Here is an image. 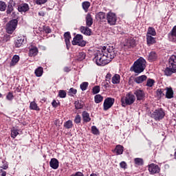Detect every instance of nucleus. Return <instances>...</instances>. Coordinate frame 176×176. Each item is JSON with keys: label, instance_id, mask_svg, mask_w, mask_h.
I'll use <instances>...</instances> for the list:
<instances>
[{"label": "nucleus", "instance_id": "nucleus-1", "mask_svg": "<svg viewBox=\"0 0 176 176\" xmlns=\"http://www.w3.org/2000/svg\"><path fill=\"white\" fill-rule=\"evenodd\" d=\"M117 53L118 51L113 46L102 47V50L96 54L94 61H96L97 65L104 67L116 57Z\"/></svg>", "mask_w": 176, "mask_h": 176}, {"label": "nucleus", "instance_id": "nucleus-2", "mask_svg": "<svg viewBox=\"0 0 176 176\" xmlns=\"http://www.w3.org/2000/svg\"><path fill=\"white\" fill-rule=\"evenodd\" d=\"M145 68H146V60L141 57L134 62L131 71H133L135 74H141L144 72Z\"/></svg>", "mask_w": 176, "mask_h": 176}, {"label": "nucleus", "instance_id": "nucleus-3", "mask_svg": "<svg viewBox=\"0 0 176 176\" xmlns=\"http://www.w3.org/2000/svg\"><path fill=\"white\" fill-rule=\"evenodd\" d=\"M169 63L171 66L166 67L164 74L166 76H171L173 74L176 72V56L172 55L169 59Z\"/></svg>", "mask_w": 176, "mask_h": 176}, {"label": "nucleus", "instance_id": "nucleus-4", "mask_svg": "<svg viewBox=\"0 0 176 176\" xmlns=\"http://www.w3.org/2000/svg\"><path fill=\"white\" fill-rule=\"evenodd\" d=\"M135 102V96L133 93L129 92L121 98V102L122 107H126V105H131Z\"/></svg>", "mask_w": 176, "mask_h": 176}, {"label": "nucleus", "instance_id": "nucleus-5", "mask_svg": "<svg viewBox=\"0 0 176 176\" xmlns=\"http://www.w3.org/2000/svg\"><path fill=\"white\" fill-rule=\"evenodd\" d=\"M17 24H19V21L17 19H12L10 21L6 27V30L8 34H13L16 28H17Z\"/></svg>", "mask_w": 176, "mask_h": 176}, {"label": "nucleus", "instance_id": "nucleus-6", "mask_svg": "<svg viewBox=\"0 0 176 176\" xmlns=\"http://www.w3.org/2000/svg\"><path fill=\"white\" fill-rule=\"evenodd\" d=\"M166 116V113L164 112V110L163 109L160 108L158 109L155 110L151 113V118L153 119H155V120H162Z\"/></svg>", "mask_w": 176, "mask_h": 176}, {"label": "nucleus", "instance_id": "nucleus-7", "mask_svg": "<svg viewBox=\"0 0 176 176\" xmlns=\"http://www.w3.org/2000/svg\"><path fill=\"white\" fill-rule=\"evenodd\" d=\"M72 45H77L78 46H86V41H83V36L77 34L72 41Z\"/></svg>", "mask_w": 176, "mask_h": 176}, {"label": "nucleus", "instance_id": "nucleus-8", "mask_svg": "<svg viewBox=\"0 0 176 176\" xmlns=\"http://www.w3.org/2000/svg\"><path fill=\"white\" fill-rule=\"evenodd\" d=\"M107 20L108 24H109L110 25H115V24H116L117 21L116 14L112 12H108L107 14Z\"/></svg>", "mask_w": 176, "mask_h": 176}, {"label": "nucleus", "instance_id": "nucleus-9", "mask_svg": "<svg viewBox=\"0 0 176 176\" xmlns=\"http://www.w3.org/2000/svg\"><path fill=\"white\" fill-rule=\"evenodd\" d=\"M113 104H115V99L113 98H106L103 104L104 111H108L109 108L112 107Z\"/></svg>", "mask_w": 176, "mask_h": 176}, {"label": "nucleus", "instance_id": "nucleus-10", "mask_svg": "<svg viewBox=\"0 0 176 176\" xmlns=\"http://www.w3.org/2000/svg\"><path fill=\"white\" fill-rule=\"evenodd\" d=\"M134 94L136 96L138 101L145 100V92L143 90L137 89L134 91Z\"/></svg>", "mask_w": 176, "mask_h": 176}, {"label": "nucleus", "instance_id": "nucleus-11", "mask_svg": "<svg viewBox=\"0 0 176 176\" xmlns=\"http://www.w3.org/2000/svg\"><path fill=\"white\" fill-rule=\"evenodd\" d=\"M148 171L151 174H157V173H160V168L155 164H151L148 165Z\"/></svg>", "mask_w": 176, "mask_h": 176}, {"label": "nucleus", "instance_id": "nucleus-12", "mask_svg": "<svg viewBox=\"0 0 176 176\" xmlns=\"http://www.w3.org/2000/svg\"><path fill=\"white\" fill-rule=\"evenodd\" d=\"M169 41L176 42V25L173 27L170 32L168 34Z\"/></svg>", "mask_w": 176, "mask_h": 176}, {"label": "nucleus", "instance_id": "nucleus-13", "mask_svg": "<svg viewBox=\"0 0 176 176\" xmlns=\"http://www.w3.org/2000/svg\"><path fill=\"white\" fill-rule=\"evenodd\" d=\"M18 10L21 13H25L30 10V6L27 3H22L18 6Z\"/></svg>", "mask_w": 176, "mask_h": 176}, {"label": "nucleus", "instance_id": "nucleus-14", "mask_svg": "<svg viewBox=\"0 0 176 176\" xmlns=\"http://www.w3.org/2000/svg\"><path fill=\"white\" fill-rule=\"evenodd\" d=\"M50 166L52 168H54V170H57V168H58V160L56 158L51 159Z\"/></svg>", "mask_w": 176, "mask_h": 176}, {"label": "nucleus", "instance_id": "nucleus-15", "mask_svg": "<svg viewBox=\"0 0 176 176\" xmlns=\"http://www.w3.org/2000/svg\"><path fill=\"white\" fill-rule=\"evenodd\" d=\"M80 31L82 34H84L85 35H91V29L89 28L88 26H82L80 28Z\"/></svg>", "mask_w": 176, "mask_h": 176}, {"label": "nucleus", "instance_id": "nucleus-16", "mask_svg": "<svg viewBox=\"0 0 176 176\" xmlns=\"http://www.w3.org/2000/svg\"><path fill=\"white\" fill-rule=\"evenodd\" d=\"M148 46H152L156 43V38L152 36H146Z\"/></svg>", "mask_w": 176, "mask_h": 176}, {"label": "nucleus", "instance_id": "nucleus-17", "mask_svg": "<svg viewBox=\"0 0 176 176\" xmlns=\"http://www.w3.org/2000/svg\"><path fill=\"white\" fill-rule=\"evenodd\" d=\"M85 20L87 27H91V25H93V17H91V14H87Z\"/></svg>", "mask_w": 176, "mask_h": 176}, {"label": "nucleus", "instance_id": "nucleus-18", "mask_svg": "<svg viewBox=\"0 0 176 176\" xmlns=\"http://www.w3.org/2000/svg\"><path fill=\"white\" fill-rule=\"evenodd\" d=\"M25 38L24 37H18L16 41H15V47H21L23 43H24Z\"/></svg>", "mask_w": 176, "mask_h": 176}, {"label": "nucleus", "instance_id": "nucleus-19", "mask_svg": "<svg viewBox=\"0 0 176 176\" xmlns=\"http://www.w3.org/2000/svg\"><path fill=\"white\" fill-rule=\"evenodd\" d=\"M148 78V77H146V75H142L140 76L136 77L135 78V82L136 83H142L143 82H145V80H146V79Z\"/></svg>", "mask_w": 176, "mask_h": 176}, {"label": "nucleus", "instance_id": "nucleus-20", "mask_svg": "<svg viewBox=\"0 0 176 176\" xmlns=\"http://www.w3.org/2000/svg\"><path fill=\"white\" fill-rule=\"evenodd\" d=\"M166 98H173V97H174V91H173V88L166 87Z\"/></svg>", "mask_w": 176, "mask_h": 176}, {"label": "nucleus", "instance_id": "nucleus-21", "mask_svg": "<svg viewBox=\"0 0 176 176\" xmlns=\"http://www.w3.org/2000/svg\"><path fill=\"white\" fill-rule=\"evenodd\" d=\"M64 38L66 43L67 47H68V45H70L71 41H69V39H71V33L69 32H67L64 34Z\"/></svg>", "mask_w": 176, "mask_h": 176}, {"label": "nucleus", "instance_id": "nucleus-22", "mask_svg": "<svg viewBox=\"0 0 176 176\" xmlns=\"http://www.w3.org/2000/svg\"><path fill=\"white\" fill-rule=\"evenodd\" d=\"M34 74L37 78H41L42 75H43V67H38L37 69H35Z\"/></svg>", "mask_w": 176, "mask_h": 176}, {"label": "nucleus", "instance_id": "nucleus-23", "mask_svg": "<svg viewBox=\"0 0 176 176\" xmlns=\"http://www.w3.org/2000/svg\"><path fill=\"white\" fill-rule=\"evenodd\" d=\"M111 82L113 85H118V83H120V76L119 74H115L112 77Z\"/></svg>", "mask_w": 176, "mask_h": 176}, {"label": "nucleus", "instance_id": "nucleus-24", "mask_svg": "<svg viewBox=\"0 0 176 176\" xmlns=\"http://www.w3.org/2000/svg\"><path fill=\"white\" fill-rule=\"evenodd\" d=\"M38 54V48L36 47H32L29 51L30 57H34Z\"/></svg>", "mask_w": 176, "mask_h": 176}, {"label": "nucleus", "instance_id": "nucleus-25", "mask_svg": "<svg viewBox=\"0 0 176 176\" xmlns=\"http://www.w3.org/2000/svg\"><path fill=\"white\" fill-rule=\"evenodd\" d=\"M19 60L20 56H19L18 55H14L12 57V61L10 63V67H14V65H16V64H17V63H19Z\"/></svg>", "mask_w": 176, "mask_h": 176}, {"label": "nucleus", "instance_id": "nucleus-26", "mask_svg": "<svg viewBox=\"0 0 176 176\" xmlns=\"http://www.w3.org/2000/svg\"><path fill=\"white\" fill-rule=\"evenodd\" d=\"M146 36H156V30L152 27H149Z\"/></svg>", "mask_w": 176, "mask_h": 176}, {"label": "nucleus", "instance_id": "nucleus-27", "mask_svg": "<svg viewBox=\"0 0 176 176\" xmlns=\"http://www.w3.org/2000/svg\"><path fill=\"white\" fill-rule=\"evenodd\" d=\"M82 119L86 123L91 120V118H90V114H89V113H87V111L82 112Z\"/></svg>", "mask_w": 176, "mask_h": 176}, {"label": "nucleus", "instance_id": "nucleus-28", "mask_svg": "<svg viewBox=\"0 0 176 176\" xmlns=\"http://www.w3.org/2000/svg\"><path fill=\"white\" fill-rule=\"evenodd\" d=\"M96 19L100 21H102V20H105V14L102 12H100L96 14Z\"/></svg>", "mask_w": 176, "mask_h": 176}, {"label": "nucleus", "instance_id": "nucleus-29", "mask_svg": "<svg viewBox=\"0 0 176 176\" xmlns=\"http://www.w3.org/2000/svg\"><path fill=\"white\" fill-rule=\"evenodd\" d=\"M148 58L149 61H155V60H156V58H157V54H156V52H151L148 54Z\"/></svg>", "mask_w": 176, "mask_h": 176}, {"label": "nucleus", "instance_id": "nucleus-30", "mask_svg": "<svg viewBox=\"0 0 176 176\" xmlns=\"http://www.w3.org/2000/svg\"><path fill=\"white\" fill-rule=\"evenodd\" d=\"M124 147L122 145H117L115 148V152L117 155H122L123 153Z\"/></svg>", "mask_w": 176, "mask_h": 176}, {"label": "nucleus", "instance_id": "nucleus-31", "mask_svg": "<svg viewBox=\"0 0 176 176\" xmlns=\"http://www.w3.org/2000/svg\"><path fill=\"white\" fill-rule=\"evenodd\" d=\"M86 58V54L83 52H79L77 55V60L78 61H83Z\"/></svg>", "mask_w": 176, "mask_h": 176}, {"label": "nucleus", "instance_id": "nucleus-32", "mask_svg": "<svg viewBox=\"0 0 176 176\" xmlns=\"http://www.w3.org/2000/svg\"><path fill=\"white\" fill-rule=\"evenodd\" d=\"M82 8L84 9L85 12H87L89 8H90V2L89 1H84L82 3Z\"/></svg>", "mask_w": 176, "mask_h": 176}, {"label": "nucleus", "instance_id": "nucleus-33", "mask_svg": "<svg viewBox=\"0 0 176 176\" xmlns=\"http://www.w3.org/2000/svg\"><path fill=\"white\" fill-rule=\"evenodd\" d=\"M19 135V130L16 129L14 127L11 129V137L12 138H16Z\"/></svg>", "mask_w": 176, "mask_h": 176}, {"label": "nucleus", "instance_id": "nucleus-34", "mask_svg": "<svg viewBox=\"0 0 176 176\" xmlns=\"http://www.w3.org/2000/svg\"><path fill=\"white\" fill-rule=\"evenodd\" d=\"M30 109H33L34 111H39L40 109L38 107V104L35 102H30Z\"/></svg>", "mask_w": 176, "mask_h": 176}, {"label": "nucleus", "instance_id": "nucleus-35", "mask_svg": "<svg viewBox=\"0 0 176 176\" xmlns=\"http://www.w3.org/2000/svg\"><path fill=\"white\" fill-rule=\"evenodd\" d=\"M8 6L5 1H0V12H5Z\"/></svg>", "mask_w": 176, "mask_h": 176}, {"label": "nucleus", "instance_id": "nucleus-36", "mask_svg": "<svg viewBox=\"0 0 176 176\" xmlns=\"http://www.w3.org/2000/svg\"><path fill=\"white\" fill-rule=\"evenodd\" d=\"M102 100H104V98L101 95L98 94L95 96V102L96 104H100V102H101Z\"/></svg>", "mask_w": 176, "mask_h": 176}, {"label": "nucleus", "instance_id": "nucleus-37", "mask_svg": "<svg viewBox=\"0 0 176 176\" xmlns=\"http://www.w3.org/2000/svg\"><path fill=\"white\" fill-rule=\"evenodd\" d=\"M135 164L137 166H142L144 164V160L142 158H135L134 159Z\"/></svg>", "mask_w": 176, "mask_h": 176}, {"label": "nucleus", "instance_id": "nucleus-38", "mask_svg": "<svg viewBox=\"0 0 176 176\" xmlns=\"http://www.w3.org/2000/svg\"><path fill=\"white\" fill-rule=\"evenodd\" d=\"M80 87L82 91H85V90L87 89V87H89V82H84L80 84Z\"/></svg>", "mask_w": 176, "mask_h": 176}, {"label": "nucleus", "instance_id": "nucleus-39", "mask_svg": "<svg viewBox=\"0 0 176 176\" xmlns=\"http://www.w3.org/2000/svg\"><path fill=\"white\" fill-rule=\"evenodd\" d=\"M73 126L74 124L72 123V120H68L64 124V127H65V129H72Z\"/></svg>", "mask_w": 176, "mask_h": 176}, {"label": "nucleus", "instance_id": "nucleus-40", "mask_svg": "<svg viewBox=\"0 0 176 176\" xmlns=\"http://www.w3.org/2000/svg\"><path fill=\"white\" fill-rule=\"evenodd\" d=\"M155 85V80L148 78L147 80L146 86H148V87H152Z\"/></svg>", "mask_w": 176, "mask_h": 176}, {"label": "nucleus", "instance_id": "nucleus-41", "mask_svg": "<svg viewBox=\"0 0 176 176\" xmlns=\"http://www.w3.org/2000/svg\"><path fill=\"white\" fill-rule=\"evenodd\" d=\"M76 109H82L83 108V104L80 103L79 100L74 102Z\"/></svg>", "mask_w": 176, "mask_h": 176}, {"label": "nucleus", "instance_id": "nucleus-42", "mask_svg": "<svg viewBox=\"0 0 176 176\" xmlns=\"http://www.w3.org/2000/svg\"><path fill=\"white\" fill-rule=\"evenodd\" d=\"M58 96L60 98H65V97H67V92L64 90H60L58 92Z\"/></svg>", "mask_w": 176, "mask_h": 176}, {"label": "nucleus", "instance_id": "nucleus-43", "mask_svg": "<svg viewBox=\"0 0 176 176\" xmlns=\"http://www.w3.org/2000/svg\"><path fill=\"white\" fill-rule=\"evenodd\" d=\"M13 10H14L13 6H12V4L8 5L7 10H6L7 14H10V13H12V12H13Z\"/></svg>", "mask_w": 176, "mask_h": 176}, {"label": "nucleus", "instance_id": "nucleus-44", "mask_svg": "<svg viewBox=\"0 0 176 176\" xmlns=\"http://www.w3.org/2000/svg\"><path fill=\"white\" fill-rule=\"evenodd\" d=\"M92 90L93 94H98L100 93V86H95Z\"/></svg>", "mask_w": 176, "mask_h": 176}, {"label": "nucleus", "instance_id": "nucleus-45", "mask_svg": "<svg viewBox=\"0 0 176 176\" xmlns=\"http://www.w3.org/2000/svg\"><path fill=\"white\" fill-rule=\"evenodd\" d=\"M81 120H82L81 117L79 115H76L74 119V123H76V124H78V123H80Z\"/></svg>", "mask_w": 176, "mask_h": 176}, {"label": "nucleus", "instance_id": "nucleus-46", "mask_svg": "<svg viewBox=\"0 0 176 176\" xmlns=\"http://www.w3.org/2000/svg\"><path fill=\"white\" fill-rule=\"evenodd\" d=\"M10 41V35L5 34L3 37V42H9Z\"/></svg>", "mask_w": 176, "mask_h": 176}, {"label": "nucleus", "instance_id": "nucleus-47", "mask_svg": "<svg viewBox=\"0 0 176 176\" xmlns=\"http://www.w3.org/2000/svg\"><path fill=\"white\" fill-rule=\"evenodd\" d=\"M6 98L8 101H12V100H13V93L9 92L6 96Z\"/></svg>", "mask_w": 176, "mask_h": 176}, {"label": "nucleus", "instance_id": "nucleus-48", "mask_svg": "<svg viewBox=\"0 0 176 176\" xmlns=\"http://www.w3.org/2000/svg\"><path fill=\"white\" fill-rule=\"evenodd\" d=\"M120 166L121 167V168H124V170H126V168H127V164L126 163V162H121L120 163Z\"/></svg>", "mask_w": 176, "mask_h": 176}, {"label": "nucleus", "instance_id": "nucleus-49", "mask_svg": "<svg viewBox=\"0 0 176 176\" xmlns=\"http://www.w3.org/2000/svg\"><path fill=\"white\" fill-rule=\"evenodd\" d=\"M46 2H47V0H36V5H44Z\"/></svg>", "mask_w": 176, "mask_h": 176}, {"label": "nucleus", "instance_id": "nucleus-50", "mask_svg": "<svg viewBox=\"0 0 176 176\" xmlns=\"http://www.w3.org/2000/svg\"><path fill=\"white\" fill-rule=\"evenodd\" d=\"M127 43L129 46H133L134 45H135V41L134 39L127 40Z\"/></svg>", "mask_w": 176, "mask_h": 176}, {"label": "nucleus", "instance_id": "nucleus-51", "mask_svg": "<svg viewBox=\"0 0 176 176\" xmlns=\"http://www.w3.org/2000/svg\"><path fill=\"white\" fill-rule=\"evenodd\" d=\"M91 130H92V133L93 134H98V129H97V127L96 126H93L91 127Z\"/></svg>", "mask_w": 176, "mask_h": 176}, {"label": "nucleus", "instance_id": "nucleus-52", "mask_svg": "<svg viewBox=\"0 0 176 176\" xmlns=\"http://www.w3.org/2000/svg\"><path fill=\"white\" fill-rule=\"evenodd\" d=\"M109 82L108 81H104L103 82H102V86H103V87H104V89H107V87H109Z\"/></svg>", "mask_w": 176, "mask_h": 176}, {"label": "nucleus", "instance_id": "nucleus-53", "mask_svg": "<svg viewBox=\"0 0 176 176\" xmlns=\"http://www.w3.org/2000/svg\"><path fill=\"white\" fill-rule=\"evenodd\" d=\"M111 78H112V75L109 73H108L106 76V82H109V83H111Z\"/></svg>", "mask_w": 176, "mask_h": 176}, {"label": "nucleus", "instance_id": "nucleus-54", "mask_svg": "<svg viewBox=\"0 0 176 176\" xmlns=\"http://www.w3.org/2000/svg\"><path fill=\"white\" fill-rule=\"evenodd\" d=\"M44 31L46 34H50V32H52V30L49 27H45Z\"/></svg>", "mask_w": 176, "mask_h": 176}, {"label": "nucleus", "instance_id": "nucleus-55", "mask_svg": "<svg viewBox=\"0 0 176 176\" xmlns=\"http://www.w3.org/2000/svg\"><path fill=\"white\" fill-rule=\"evenodd\" d=\"M77 92L76 89H74V88H71L69 89V93H72V94H76Z\"/></svg>", "mask_w": 176, "mask_h": 176}, {"label": "nucleus", "instance_id": "nucleus-56", "mask_svg": "<svg viewBox=\"0 0 176 176\" xmlns=\"http://www.w3.org/2000/svg\"><path fill=\"white\" fill-rule=\"evenodd\" d=\"M52 105L54 107V108H57V102H56V100H53Z\"/></svg>", "mask_w": 176, "mask_h": 176}, {"label": "nucleus", "instance_id": "nucleus-57", "mask_svg": "<svg viewBox=\"0 0 176 176\" xmlns=\"http://www.w3.org/2000/svg\"><path fill=\"white\" fill-rule=\"evenodd\" d=\"M63 70L65 72H69V71H71V69L68 67H64Z\"/></svg>", "mask_w": 176, "mask_h": 176}, {"label": "nucleus", "instance_id": "nucleus-58", "mask_svg": "<svg viewBox=\"0 0 176 176\" xmlns=\"http://www.w3.org/2000/svg\"><path fill=\"white\" fill-rule=\"evenodd\" d=\"M60 122L58 121V120H54V124L56 125V126H60Z\"/></svg>", "mask_w": 176, "mask_h": 176}, {"label": "nucleus", "instance_id": "nucleus-59", "mask_svg": "<svg viewBox=\"0 0 176 176\" xmlns=\"http://www.w3.org/2000/svg\"><path fill=\"white\" fill-rule=\"evenodd\" d=\"M1 176H6V171L1 169Z\"/></svg>", "mask_w": 176, "mask_h": 176}, {"label": "nucleus", "instance_id": "nucleus-60", "mask_svg": "<svg viewBox=\"0 0 176 176\" xmlns=\"http://www.w3.org/2000/svg\"><path fill=\"white\" fill-rule=\"evenodd\" d=\"M38 15L42 16L43 17L45 16V12H43V11H41V12H38Z\"/></svg>", "mask_w": 176, "mask_h": 176}, {"label": "nucleus", "instance_id": "nucleus-61", "mask_svg": "<svg viewBox=\"0 0 176 176\" xmlns=\"http://www.w3.org/2000/svg\"><path fill=\"white\" fill-rule=\"evenodd\" d=\"M16 12H13L12 14V16L14 18V19H16Z\"/></svg>", "mask_w": 176, "mask_h": 176}, {"label": "nucleus", "instance_id": "nucleus-62", "mask_svg": "<svg viewBox=\"0 0 176 176\" xmlns=\"http://www.w3.org/2000/svg\"><path fill=\"white\" fill-rule=\"evenodd\" d=\"M90 176H97V174H96V173H92V174L90 175Z\"/></svg>", "mask_w": 176, "mask_h": 176}, {"label": "nucleus", "instance_id": "nucleus-63", "mask_svg": "<svg viewBox=\"0 0 176 176\" xmlns=\"http://www.w3.org/2000/svg\"><path fill=\"white\" fill-rule=\"evenodd\" d=\"M6 168H7V167H6V166H5V167L3 168V169H4V170H6Z\"/></svg>", "mask_w": 176, "mask_h": 176}, {"label": "nucleus", "instance_id": "nucleus-64", "mask_svg": "<svg viewBox=\"0 0 176 176\" xmlns=\"http://www.w3.org/2000/svg\"><path fill=\"white\" fill-rule=\"evenodd\" d=\"M2 97V94H0V98Z\"/></svg>", "mask_w": 176, "mask_h": 176}]
</instances>
